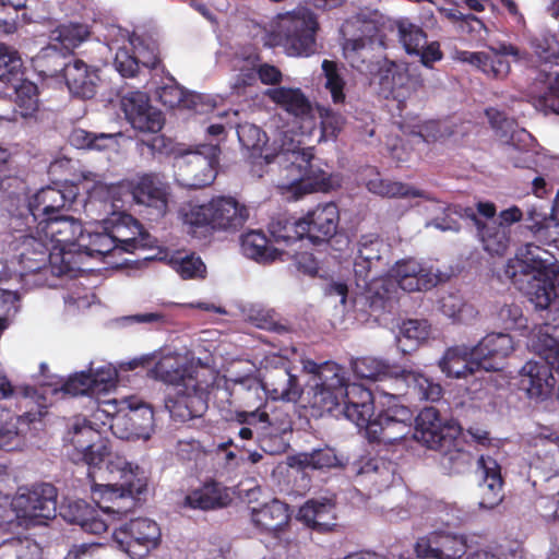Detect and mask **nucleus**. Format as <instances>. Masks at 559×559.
Returning a JSON list of instances; mask_svg holds the SVG:
<instances>
[{
	"instance_id": "nucleus-39",
	"label": "nucleus",
	"mask_w": 559,
	"mask_h": 559,
	"mask_svg": "<svg viewBox=\"0 0 559 559\" xmlns=\"http://www.w3.org/2000/svg\"><path fill=\"white\" fill-rule=\"evenodd\" d=\"M265 95L287 114L300 120L313 117V107L300 88L283 86L269 88Z\"/></svg>"
},
{
	"instance_id": "nucleus-62",
	"label": "nucleus",
	"mask_w": 559,
	"mask_h": 559,
	"mask_svg": "<svg viewBox=\"0 0 559 559\" xmlns=\"http://www.w3.org/2000/svg\"><path fill=\"white\" fill-rule=\"evenodd\" d=\"M14 92L16 95V103L24 109L23 115H28L37 109L38 94L37 86L34 83L24 81L20 85L14 86Z\"/></svg>"
},
{
	"instance_id": "nucleus-1",
	"label": "nucleus",
	"mask_w": 559,
	"mask_h": 559,
	"mask_svg": "<svg viewBox=\"0 0 559 559\" xmlns=\"http://www.w3.org/2000/svg\"><path fill=\"white\" fill-rule=\"evenodd\" d=\"M106 471L108 473L107 484H96L92 478V491L111 501V506L95 509L84 500H68L61 506L60 514L73 524H78L83 531L99 535L105 533L110 523L111 514H122L127 508L133 506L135 495H140L146 487L144 472L123 456L112 455L108 460Z\"/></svg>"
},
{
	"instance_id": "nucleus-56",
	"label": "nucleus",
	"mask_w": 559,
	"mask_h": 559,
	"mask_svg": "<svg viewBox=\"0 0 559 559\" xmlns=\"http://www.w3.org/2000/svg\"><path fill=\"white\" fill-rule=\"evenodd\" d=\"M439 306L443 314L457 322H468L477 314L476 309L472 305L466 304L459 294L442 296L439 300Z\"/></svg>"
},
{
	"instance_id": "nucleus-31",
	"label": "nucleus",
	"mask_w": 559,
	"mask_h": 559,
	"mask_svg": "<svg viewBox=\"0 0 559 559\" xmlns=\"http://www.w3.org/2000/svg\"><path fill=\"white\" fill-rule=\"evenodd\" d=\"M453 213L469 218L477 227L484 249L490 254L502 255L510 245V229L502 223H483L472 207H453Z\"/></svg>"
},
{
	"instance_id": "nucleus-9",
	"label": "nucleus",
	"mask_w": 559,
	"mask_h": 559,
	"mask_svg": "<svg viewBox=\"0 0 559 559\" xmlns=\"http://www.w3.org/2000/svg\"><path fill=\"white\" fill-rule=\"evenodd\" d=\"M183 223L191 227L235 230L249 217L248 209L230 197H217L206 204H188L181 209Z\"/></svg>"
},
{
	"instance_id": "nucleus-37",
	"label": "nucleus",
	"mask_w": 559,
	"mask_h": 559,
	"mask_svg": "<svg viewBox=\"0 0 559 559\" xmlns=\"http://www.w3.org/2000/svg\"><path fill=\"white\" fill-rule=\"evenodd\" d=\"M439 366L442 372L451 378H465L477 370H483L479 360L474 355V348L466 345L449 348Z\"/></svg>"
},
{
	"instance_id": "nucleus-50",
	"label": "nucleus",
	"mask_w": 559,
	"mask_h": 559,
	"mask_svg": "<svg viewBox=\"0 0 559 559\" xmlns=\"http://www.w3.org/2000/svg\"><path fill=\"white\" fill-rule=\"evenodd\" d=\"M429 336V324L425 320H407L400 328L396 336L399 348L403 353L413 350Z\"/></svg>"
},
{
	"instance_id": "nucleus-42",
	"label": "nucleus",
	"mask_w": 559,
	"mask_h": 559,
	"mask_svg": "<svg viewBox=\"0 0 559 559\" xmlns=\"http://www.w3.org/2000/svg\"><path fill=\"white\" fill-rule=\"evenodd\" d=\"M298 518L318 531H329L334 525L335 503L326 497L310 499L299 509Z\"/></svg>"
},
{
	"instance_id": "nucleus-53",
	"label": "nucleus",
	"mask_w": 559,
	"mask_h": 559,
	"mask_svg": "<svg viewBox=\"0 0 559 559\" xmlns=\"http://www.w3.org/2000/svg\"><path fill=\"white\" fill-rule=\"evenodd\" d=\"M169 264L183 280H202L206 274V266L200 257L194 254L175 253L169 258L166 255Z\"/></svg>"
},
{
	"instance_id": "nucleus-44",
	"label": "nucleus",
	"mask_w": 559,
	"mask_h": 559,
	"mask_svg": "<svg viewBox=\"0 0 559 559\" xmlns=\"http://www.w3.org/2000/svg\"><path fill=\"white\" fill-rule=\"evenodd\" d=\"M242 253L259 263H270L277 259L284 260L283 250L269 246L265 235L260 230H250L241 236Z\"/></svg>"
},
{
	"instance_id": "nucleus-26",
	"label": "nucleus",
	"mask_w": 559,
	"mask_h": 559,
	"mask_svg": "<svg viewBox=\"0 0 559 559\" xmlns=\"http://www.w3.org/2000/svg\"><path fill=\"white\" fill-rule=\"evenodd\" d=\"M121 107L127 120L141 132H158L164 124L162 112L150 105L145 93L129 92L121 98Z\"/></svg>"
},
{
	"instance_id": "nucleus-45",
	"label": "nucleus",
	"mask_w": 559,
	"mask_h": 559,
	"mask_svg": "<svg viewBox=\"0 0 559 559\" xmlns=\"http://www.w3.org/2000/svg\"><path fill=\"white\" fill-rule=\"evenodd\" d=\"M251 520L257 527L275 533L288 523L287 506L274 499L258 509H252Z\"/></svg>"
},
{
	"instance_id": "nucleus-6",
	"label": "nucleus",
	"mask_w": 559,
	"mask_h": 559,
	"mask_svg": "<svg viewBox=\"0 0 559 559\" xmlns=\"http://www.w3.org/2000/svg\"><path fill=\"white\" fill-rule=\"evenodd\" d=\"M304 370L312 376V384L308 392L311 407L318 409L320 414L332 413L343 402L342 413L346 417L348 393L353 386L360 385L348 384L344 369L333 361L318 364L308 359L304 361Z\"/></svg>"
},
{
	"instance_id": "nucleus-48",
	"label": "nucleus",
	"mask_w": 559,
	"mask_h": 559,
	"mask_svg": "<svg viewBox=\"0 0 559 559\" xmlns=\"http://www.w3.org/2000/svg\"><path fill=\"white\" fill-rule=\"evenodd\" d=\"M367 188L370 192L386 198H424L432 200L428 193L418 190L409 185L385 180L376 175L374 178L367 181Z\"/></svg>"
},
{
	"instance_id": "nucleus-35",
	"label": "nucleus",
	"mask_w": 559,
	"mask_h": 559,
	"mask_svg": "<svg viewBox=\"0 0 559 559\" xmlns=\"http://www.w3.org/2000/svg\"><path fill=\"white\" fill-rule=\"evenodd\" d=\"M105 224L109 226L117 249L132 252L139 246L145 245L142 226L131 215L112 213Z\"/></svg>"
},
{
	"instance_id": "nucleus-55",
	"label": "nucleus",
	"mask_w": 559,
	"mask_h": 559,
	"mask_svg": "<svg viewBox=\"0 0 559 559\" xmlns=\"http://www.w3.org/2000/svg\"><path fill=\"white\" fill-rule=\"evenodd\" d=\"M269 230L275 242H283L286 246L305 238L304 230L299 227V219L292 221L286 216L272 219Z\"/></svg>"
},
{
	"instance_id": "nucleus-2",
	"label": "nucleus",
	"mask_w": 559,
	"mask_h": 559,
	"mask_svg": "<svg viewBox=\"0 0 559 559\" xmlns=\"http://www.w3.org/2000/svg\"><path fill=\"white\" fill-rule=\"evenodd\" d=\"M237 135L241 145L252 152L267 165H274L282 175L283 188H301L305 190H326V174L312 165V147H304L289 132H280L273 141L274 153H263L267 142L265 132L252 123L238 126Z\"/></svg>"
},
{
	"instance_id": "nucleus-34",
	"label": "nucleus",
	"mask_w": 559,
	"mask_h": 559,
	"mask_svg": "<svg viewBox=\"0 0 559 559\" xmlns=\"http://www.w3.org/2000/svg\"><path fill=\"white\" fill-rule=\"evenodd\" d=\"M133 199L139 204L154 207L159 214L167 210V187L156 174H143L133 178L130 183Z\"/></svg>"
},
{
	"instance_id": "nucleus-47",
	"label": "nucleus",
	"mask_w": 559,
	"mask_h": 559,
	"mask_svg": "<svg viewBox=\"0 0 559 559\" xmlns=\"http://www.w3.org/2000/svg\"><path fill=\"white\" fill-rule=\"evenodd\" d=\"M114 250H117L115 240H112L109 226L105 224L102 230L83 231V236L80 238L78 253H85L90 257H104Z\"/></svg>"
},
{
	"instance_id": "nucleus-61",
	"label": "nucleus",
	"mask_w": 559,
	"mask_h": 559,
	"mask_svg": "<svg viewBox=\"0 0 559 559\" xmlns=\"http://www.w3.org/2000/svg\"><path fill=\"white\" fill-rule=\"evenodd\" d=\"M450 445L451 443L445 447L448 450L442 455L441 465L450 473H461L471 465L472 455L469 452L461 449H450Z\"/></svg>"
},
{
	"instance_id": "nucleus-52",
	"label": "nucleus",
	"mask_w": 559,
	"mask_h": 559,
	"mask_svg": "<svg viewBox=\"0 0 559 559\" xmlns=\"http://www.w3.org/2000/svg\"><path fill=\"white\" fill-rule=\"evenodd\" d=\"M227 499L216 485H205L188 495L186 501L191 508L211 510L226 506Z\"/></svg>"
},
{
	"instance_id": "nucleus-3",
	"label": "nucleus",
	"mask_w": 559,
	"mask_h": 559,
	"mask_svg": "<svg viewBox=\"0 0 559 559\" xmlns=\"http://www.w3.org/2000/svg\"><path fill=\"white\" fill-rule=\"evenodd\" d=\"M504 276L526 295L535 309L552 304L559 288V263L554 254L534 242L519 247L514 259L507 261Z\"/></svg>"
},
{
	"instance_id": "nucleus-41",
	"label": "nucleus",
	"mask_w": 559,
	"mask_h": 559,
	"mask_svg": "<svg viewBox=\"0 0 559 559\" xmlns=\"http://www.w3.org/2000/svg\"><path fill=\"white\" fill-rule=\"evenodd\" d=\"M66 83L73 95L91 98L96 93L98 75L81 60H74L63 67Z\"/></svg>"
},
{
	"instance_id": "nucleus-63",
	"label": "nucleus",
	"mask_w": 559,
	"mask_h": 559,
	"mask_svg": "<svg viewBox=\"0 0 559 559\" xmlns=\"http://www.w3.org/2000/svg\"><path fill=\"white\" fill-rule=\"evenodd\" d=\"M22 62L17 51L5 45L0 44V81L9 80L21 68Z\"/></svg>"
},
{
	"instance_id": "nucleus-33",
	"label": "nucleus",
	"mask_w": 559,
	"mask_h": 559,
	"mask_svg": "<svg viewBox=\"0 0 559 559\" xmlns=\"http://www.w3.org/2000/svg\"><path fill=\"white\" fill-rule=\"evenodd\" d=\"M374 46L376 41L371 35L348 38L343 44V55L357 71L373 76L384 59L374 53Z\"/></svg>"
},
{
	"instance_id": "nucleus-17",
	"label": "nucleus",
	"mask_w": 559,
	"mask_h": 559,
	"mask_svg": "<svg viewBox=\"0 0 559 559\" xmlns=\"http://www.w3.org/2000/svg\"><path fill=\"white\" fill-rule=\"evenodd\" d=\"M486 116L496 136L506 145V154L513 165L530 167L533 162L530 150L531 134L519 128L514 119L496 108L486 109Z\"/></svg>"
},
{
	"instance_id": "nucleus-16",
	"label": "nucleus",
	"mask_w": 559,
	"mask_h": 559,
	"mask_svg": "<svg viewBox=\"0 0 559 559\" xmlns=\"http://www.w3.org/2000/svg\"><path fill=\"white\" fill-rule=\"evenodd\" d=\"M219 148L216 144L202 145L201 150L188 152L176 160L177 182L186 188H202L211 185L216 177L215 166Z\"/></svg>"
},
{
	"instance_id": "nucleus-7",
	"label": "nucleus",
	"mask_w": 559,
	"mask_h": 559,
	"mask_svg": "<svg viewBox=\"0 0 559 559\" xmlns=\"http://www.w3.org/2000/svg\"><path fill=\"white\" fill-rule=\"evenodd\" d=\"M389 247L377 235L369 234L360 237L357 243V254L354 260L356 285L368 298H390L393 283L377 278L379 271L386 264Z\"/></svg>"
},
{
	"instance_id": "nucleus-59",
	"label": "nucleus",
	"mask_w": 559,
	"mask_h": 559,
	"mask_svg": "<svg viewBox=\"0 0 559 559\" xmlns=\"http://www.w3.org/2000/svg\"><path fill=\"white\" fill-rule=\"evenodd\" d=\"M128 41L136 57L139 67L143 66L150 69L157 67L159 59L154 46L145 44L144 39L134 33L129 35Z\"/></svg>"
},
{
	"instance_id": "nucleus-30",
	"label": "nucleus",
	"mask_w": 559,
	"mask_h": 559,
	"mask_svg": "<svg viewBox=\"0 0 559 559\" xmlns=\"http://www.w3.org/2000/svg\"><path fill=\"white\" fill-rule=\"evenodd\" d=\"M400 41L409 55H416L420 58V62L430 67L431 63L442 58L440 46L437 41L427 43V36L424 31L408 22L401 20L396 23Z\"/></svg>"
},
{
	"instance_id": "nucleus-5",
	"label": "nucleus",
	"mask_w": 559,
	"mask_h": 559,
	"mask_svg": "<svg viewBox=\"0 0 559 559\" xmlns=\"http://www.w3.org/2000/svg\"><path fill=\"white\" fill-rule=\"evenodd\" d=\"M353 372L361 379L373 381H393V392L381 390L384 395L396 397L411 390L419 400L438 401L442 389L424 373L399 369L376 357H361L352 360Z\"/></svg>"
},
{
	"instance_id": "nucleus-58",
	"label": "nucleus",
	"mask_w": 559,
	"mask_h": 559,
	"mask_svg": "<svg viewBox=\"0 0 559 559\" xmlns=\"http://www.w3.org/2000/svg\"><path fill=\"white\" fill-rule=\"evenodd\" d=\"M234 70L238 73L230 81V88L237 93L253 85L257 79V63L252 59L236 60Z\"/></svg>"
},
{
	"instance_id": "nucleus-43",
	"label": "nucleus",
	"mask_w": 559,
	"mask_h": 559,
	"mask_svg": "<svg viewBox=\"0 0 559 559\" xmlns=\"http://www.w3.org/2000/svg\"><path fill=\"white\" fill-rule=\"evenodd\" d=\"M87 36L88 31L84 25H61L51 32V44L40 50V52L35 57V61L38 62L46 57H50L51 55H58L59 48L55 43L59 44L61 48L70 51L78 47L82 41H84Z\"/></svg>"
},
{
	"instance_id": "nucleus-21",
	"label": "nucleus",
	"mask_w": 559,
	"mask_h": 559,
	"mask_svg": "<svg viewBox=\"0 0 559 559\" xmlns=\"http://www.w3.org/2000/svg\"><path fill=\"white\" fill-rule=\"evenodd\" d=\"M207 384L188 379L187 386L176 389V396L166 401V408L176 421H188L201 417L207 408Z\"/></svg>"
},
{
	"instance_id": "nucleus-13",
	"label": "nucleus",
	"mask_w": 559,
	"mask_h": 559,
	"mask_svg": "<svg viewBox=\"0 0 559 559\" xmlns=\"http://www.w3.org/2000/svg\"><path fill=\"white\" fill-rule=\"evenodd\" d=\"M383 280L393 283V288L390 287L391 297L373 298L371 299L373 306H376L378 301L382 305L394 299L397 294V288L407 293L431 289L444 281V274L415 259H403L395 262L390 269L388 277H383Z\"/></svg>"
},
{
	"instance_id": "nucleus-23",
	"label": "nucleus",
	"mask_w": 559,
	"mask_h": 559,
	"mask_svg": "<svg viewBox=\"0 0 559 559\" xmlns=\"http://www.w3.org/2000/svg\"><path fill=\"white\" fill-rule=\"evenodd\" d=\"M467 551L464 535L436 531L418 538L415 552L421 559H461Z\"/></svg>"
},
{
	"instance_id": "nucleus-38",
	"label": "nucleus",
	"mask_w": 559,
	"mask_h": 559,
	"mask_svg": "<svg viewBox=\"0 0 559 559\" xmlns=\"http://www.w3.org/2000/svg\"><path fill=\"white\" fill-rule=\"evenodd\" d=\"M263 388L273 400L296 402L301 395L297 378L286 367H275L264 374Z\"/></svg>"
},
{
	"instance_id": "nucleus-29",
	"label": "nucleus",
	"mask_w": 559,
	"mask_h": 559,
	"mask_svg": "<svg viewBox=\"0 0 559 559\" xmlns=\"http://www.w3.org/2000/svg\"><path fill=\"white\" fill-rule=\"evenodd\" d=\"M551 304L544 310L536 309L535 325L531 332L528 346L554 357L559 345V309L552 310Z\"/></svg>"
},
{
	"instance_id": "nucleus-46",
	"label": "nucleus",
	"mask_w": 559,
	"mask_h": 559,
	"mask_svg": "<svg viewBox=\"0 0 559 559\" xmlns=\"http://www.w3.org/2000/svg\"><path fill=\"white\" fill-rule=\"evenodd\" d=\"M527 228L534 238L543 245L559 249V222L533 206L527 210Z\"/></svg>"
},
{
	"instance_id": "nucleus-20",
	"label": "nucleus",
	"mask_w": 559,
	"mask_h": 559,
	"mask_svg": "<svg viewBox=\"0 0 559 559\" xmlns=\"http://www.w3.org/2000/svg\"><path fill=\"white\" fill-rule=\"evenodd\" d=\"M534 352V349L530 346ZM539 360L527 361L520 370V389L525 391L530 399L544 400L555 388L556 379L552 368L559 364V345L554 357L548 353L535 350Z\"/></svg>"
},
{
	"instance_id": "nucleus-40",
	"label": "nucleus",
	"mask_w": 559,
	"mask_h": 559,
	"mask_svg": "<svg viewBox=\"0 0 559 559\" xmlns=\"http://www.w3.org/2000/svg\"><path fill=\"white\" fill-rule=\"evenodd\" d=\"M353 471L370 483L377 491L389 488L396 479L395 464L383 457L361 460L353 465Z\"/></svg>"
},
{
	"instance_id": "nucleus-24",
	"label": "nucleus",
	"mask_w": 559,
	"mask_h": 559,
	"mask_svg": "<svg viewBox=\"0 0 559 559\" xmlns=\"http://www.w3.org/2000/svg\"><path fill=\"white\" fill-rule=\"evenodd\" d=\"M78 197V189L72 185L46 187L28 200V212L33 222H40L61 210L69 209Z\"/></svg>"
},
{
	"instance_id": "nucleus-54",
	"label": "nucleus",
	"mask_w": 559,
	"mask_h": 559,
	"mask_svg": "<svg viewBox=\"0 0 559 559\" xmlns=\"http://www.w3.org/2000/svg\"><path fill=\"white\" fill-rule=\"evenodd\" d=\"M41 548L32 538H14L0 546L1 559H40Z\"/></svg>"
},
{
	"instance_id": "nucleus-4",
	"label": "nucleus",
	"mask_w": 559,
	"mask_h": 559,
	"mask_svg": "<svg viewBox=\"0 0 559 559\" xmlns=\"http://www.w3.org/2000/svg\"><path fill=\"white\" fill-rule=\"evenodd\" d=\"M348 399L346 418L357 427L365 428L369 439L393 443L412 431L413 414L407 407L394 406L373 418V396L369 390L353 386Z\"/></svg>"
},
{
	"instance_id": "nucleus-64",
	"label": "nucleus",
	"mask_w": 559,
	"mask_h": 559,
	"mask_svg": "<svg viewBox=\"0 0 559 559\" xmlns=\"http://www.w3.org/2000/svg\"><path fill=\"white\" fill-rule=\"evenodd\" d=\"M548 445L539 464L535 465L536 469L545 471L548 474L546 479L559 477V439L549 442Z\"/></svg>"
},
{
	"instance_id": "nucleus-27",
	"label": "nucleus",
	"mask_w": 559,
	"mask_h": 559,
	"mask_svg": "<svg viewBox=\"0 0 559 559\" xmlns=\"http://www.w3.org/2000/svg\"><path fill=\"white\" fill-rule=\"evenodd\" d=\"M340 221L336 204L329 202L319 204L299 218V227L313 243L328 241L335 235Z\"/></svg>"
},
{
	"instance_id": "nucleus-11",
	"label": "nucleus",
	"mask_w": 559,
	"mask_h": 559,
	"mask_svg": "<svg viewBox=\"0 0 559 559\" xmlns=\"http://www.w3.org/2000/svg\"><path fill=\"white\" fill-rule=\"evenodd\" d=\"M11 506L20 525H46L57 514V489L50 484L20 488Z\"/></svg>"
},
{
	"instance_id": "nucleus-12",
	"label": "nucleus",
	"mask_w": 559,
	"mask_h": 559,
	"mask_svg": "<svg viewBox=\"0 0 559 559\" xmlns=\"http://www.w3.org/2000/svg\"><path fill=\"white\" fill-rule=\"evenodd\" d=\"M503 57H511L514 62L527 67L535 63L532 53L506 41L489 46L488 51H456L457 60L476 67L487 76L493 79H503L511 71L509 61L504 60Z\"/></svg>"
},
{
	"instance_id": "nucleus-28",
	"label": "nucleus",
	"mask_w": 559,
	"mask_h": 559,
	"mask_svg": "<svg viewBox=\"0 0 559 559\" xmlns=\"http://www.w3.org/2000/svg\"><path fill=\"white\" fill-rule=\"evenodd\" d=\"M453 428L445 425L435 407L424 408L416 418L414 439L429 449H442L452 442Z\"/></svg>"
},
{
	"instance_id": "nucleus-57",
	"label": "nucleus",
	"mask_w": 559,
	"mask_h": 559,
	"mask_svg": "<svg viewBox=\"0 0 559 559\" xmlns=\"http://www.w3.org/2000/svg\"><path fill=\"white\" fill-rule=\"evenodd\" d=\"M533 58L540 63H552L559 58V40L555 35L544 34L531 40Z\"/></svg>"
},
{
	"instance_id": "nucleus-60",
	"label": "nucleus",
	"mask_w": 559,
	"mask_h": 559,
	"mask_svg": "<svg viewBox=\"0 0 559 559\" xmlns=\"http://www.w3.org/2000/svg\"><path fill=\"white\" fill-rule=\"evenodd\" d=\"M246 316L247 319L259 329L276 332L284 330V326L281 325L276 320V313L273 310L266 309L260 305H253L249 307Z\"/></svg>"
},
{
	"instance_id": "nucleus-15",
	"label": "nucleus",
	"mask_w": 559,
	"mask_h": 559,
	"mask_svg": "<svg viewBox=\"0 0 559 559\" xmlns=\"http://www.w3.org/2000/svg\"><path fill=\"white\" fill-rule=\"evenodd\" d=\"M56 253L45 237L37 235V228L34 233L25 235L17 247V254L11 260L12 272L20 276L25 283L32 285H41L43 281L37 277L44 271L48 263L56 265L59 261H51L50 257Z\"/></svg>"
},
{
	"instance_id": "nucleus-36",
	"label": "nucleus",
	"mask_w": 559,
	"mask_h": 559,
	"mask_svg": "<svg viewBox=\"0 0 559 559\" xmlns=\"http://www.w3.org/2000/svg\"><path fill=\"white\" fill-rule=\"evenodd\" d=\"M152 376L176 389L187 386L188 379L199 380V371L180 356H165L151 370Z\"/></svg>"
},
{
	"instance_id": "nucleus-22",
	"label": "nucleus",
	"mask_w": 559,
	"mask_h": 559,
	"mask_svg": "<svg viewBox=\"0 0 559 559\" xmlns=\"http://www.w3.org/2000/svg\"><path fill=\"white\" fill-rule=\"evenodd\" d=\"M376 75L379 78L381 93L397 100L409 97L424 86V79L419 74L386 59L382 60Z\"/></svg>"
},
{
	"instance_id": "nucleus-14",
	"label": "nucleus",
	"mask_w": 559,
	"mask_h": 559,
	"mask_svg": "<svg viewBox=\"0 0 559 559\" xmlns=\"http://www.w3.org/2000/svg\"><path fill=\"white\" fill-rule=\"evenodd\" d=\"M114 543L131 559H144L162 542L159 525L147 518H138L114 530Z\"/></svg>"
},
{
	"instance_id": "nucleus-8",
	"label": "nucleus",
	"mask_w": 559,
	"mask_h": 559,
	"mask_svg": "<svg viewBox=\"0 0 559 559\" xmlns=\"http://www.w3.org/2000/svg\"><path fill=\"white\" fill-rule=\"evenodd\" d=\"M317 28L314 14L299 9L278 21L267 36V44L282 47L289 57H309L316 51Z\"/></svg>"
},
{
	"instance_id": "nucleus-49",
	"label": "nucleus",
	"mask_w": 559,
	"mask_h": 559,
	"mask_svg": "<svg viewBox=\"0 0 559 559\" xmlns=\"http://www.w3.org/2000/svg\"><path fill=\"white\" fill-rule=\"evenodd\" d=\"M341 465V461L331 448L314 450L310 453H299L289 460V466L301 469L333 468Z\"/></svg>"
},
{
	"instance_id": "nucleus-51",
	"label": "nucleus",
	"mask_w": 559,
	"mask_h": 559,
	"mask_svg": "<svg viewBox=\"0 0 559 559\" xmlns=\"http://www.w3.org/2000/svg\"><path fill=\"white\" fill-rule=\"evenodd\" d=\"M322 75L324 78V87L330 93L334 104H344L346 99L344 79L342 68L332 60L324 59L321 63Z\"/></svg>"
},
{
	"instance_id": "nucleus-32",
	"label": "nucleus",
	"mask_w": 559,
	"mask_h": 559,
	"mask_svg": "<svg viewBox=\"0 0 559 559\" xmlns=\"http://www.w3.org/2000/svg\"><path fill=\"white\" fill-rule=\"evenodd\" d=\"M474 355L485 371H496L514 349L513 340L506 333H489L473 346Z\"/></svg>"
},
{
	"instance_id": "nucleus-19",
	"label": "nucleus",
	"mask_w": 559,
	"mask_h": 559,
	"mask_svg": "<svg viewBox=\"0 0 559 559\" xmlns=\"http://www.w3.org/2000/svg\"><path fill=\"white\" fill-rule=\"evenodd\" d=\"M68 440L73 447L68 455L76 464L85 463L95 467L109 454L107 442L85 418H75L68 432Z\"/></svg>"
},
{
	"instance_id": "nucleus-10",
	"label": "nucleus",
	"mask_w": 559,
	"mask_h": 559,
	"mask_svg": "<svg viewBox=\"0 0 559 559\" xmlns=\"http://www.w3.org/2000/svg\"><path fill=\"white\" fill-rule=\"evenodd\" d=\"M83 231L81 222L71 216L48 217L38 222L37 235L43 234L56 252L51 254V261H60L63 264L58 267V273L66 272L70 261L78 260L75 253Z\"/></svg>"
},
{
	"instance_id": "nucleus-18",
	"label": "nucleus",
	"mask_w": 559,
	"mask_h": 559,
	"mask_svg": "<svg viewBox=\"0 0 559 559\" xmlns=\"http://www.w3.org/2000/svg\"><path fill=\"white\" fill-rule=\"evenodd\" d=\"M109 427L119 439L146 441L154 432L153 409L135 399L123 400Z\"/></svg>"
},
{
	"instance_id": "nucleus-25",
	"label": "nucleus",
	"mask_w": 559,
	"mask_h": 559,
	"mask_svg": "<svg viewBox=\"0 0 559 559\" xmlns=\"http://www.w3.org/2000/svg\"><path fill=\"white\" fill-rule=\"evenodd\" d=\"M476 472L479 476L477 486L478 507L481 510H493L503 501V478L501 466L490 455H480Z\"/></svg>"
}]
</instances>
